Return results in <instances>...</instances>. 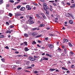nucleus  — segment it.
<instances>
[{"instance_id": "f257e3e1", "label": "nucleus", "mask_w": 75, "mask_h": 75, "mask_svg": "<svg viewBox=\"0 0 75 75\" xmlns=\"http://www.w3.org/2000/svg\"><path fill=\"white\" fill-rule=\"evenodd\" d=\"M29 60H30L31 61H33L35 60V59L31 57H29Z\"/></svg>"}, {"instance_id": "f03ea898", "label": "nucleus", "mask_w": 75, "mask_h": 75, "mask_svg": "<svg viewBox=\"0 0 75 75\" xmlns=\"http://www.w3.org/2000/svg\"><path fill=\"white\" fill-rule=\"evenodd\" d=\"M31 34L33 36V37H34V36H37V35H38L37 33L35 32L32 33Z\"/></svg>"}, {"instance_id": "7ed1b4c3", "label": "nucleus", "mask_w": 75, "mask_h": 75, "mask_svg": "<svg viewBox=\"0 0 75 75\" xmlns=\"http://www.w3.org/2000/svg\"><path fill=\"white\" fill-rule=\"evenodd\" d=\"M21 16V14H20V13H18V12H16V13L15 14V16L16 17H17L18 16Z\"/></svg>"}, {"instance_id": "20e7f679", "label": "nucleus", "mask_w": 75, "mask_h": 75, "mask_svg": "<svg viewBox=\"0 0 75 75\" xmlns=\"http://www.w3.org/2000/svg\"><path fill=\"white\" fill-rule=\"evenodd\" d=\"M29 21L30 22L29 23V24H34V22L32 19H30L29 20Z\"/></svg>"}, {"instance_id": "39448f33", "label": "nucleus", "mask_w": 75, "mask_h": 75, "mask_svg": "<svg viewBox=\"0 0 75 75\" xmlns=\"http://www.w3.org/2000/svg\"><path fill=\"white\" fill-rule=\"evenodd\" d=\"M26 8H28V10H31V8L30 7V6L28 5H27L26 6Z\"/></svg>"}, {"instance_id": "423d86ee", "label": "nucleus", "mask_w": 75, "mask_h": 75, "mask_svg": "<svg viewBox=\"0 0 75 75\" xmlns=\"http://www.w3.org/2000/svg\"><path fill=\"white\" fill-rule=\"evenodd\" d=\"M48 45V47L50 49H52L54 47V46L52 45L51 44H49Z\"/></svg>"}, {"instance_id": "0eeeda50", "label": "nucleus", "mask_w": 75, "mask_h": 75, "mask_svg": "<svg viewBox=\"0 0 75 75\" xmlns=\"http://www.w3.org/2000/svg\"><path fill=\"white\" fill-rule=\"evenodd\" d=\"M68 15H69L68 17H71V16L72 18H74V16H73V15H72V14H70L69 13H68Z\"/></svg>"}, {"instance_id": "6e6552de", "label": "nucleus", "mask_w": 75, "mask_h": 75, "mask_svg": "<svg viewBox=\"0 0 75 75\" xmlns=\"http://www.w3.org/2000/svg\"><path fill=\"white\" fill-rule=\"evenodd\" d=\"M62 5H65V4H66V2H65V1H62Z\"/></svg>"}, {"instance_id": "1a4fd4ad", "label": "nucleus", "mask_w": 75, "mask_h": 75, "mask_svg": "<svg viewBox=\"0 0 75 75\" xmlns=\"http://www.w3.org/2000/svg\"><path fill=\"white\" fill-rule=\"evenodd\" d=\"M24 50H25V51L26 52H27V51H28V50H30V49H28V47H25L24 49Z\"/></svg>"}, {"instance_id": "9d476101", "label": "nucleus", "mask_w": 75, "mask_h": 75, "mask_svg": "<svg viewBox=\"0 0 75 75\" xmlns=\"http://www.w3.org/2000/svg\"><path fill=\"white\" fill-rule=\"evenodd\" d=\"M42 58L43 59V60H45V61H47L48 60V58H46L45 57H42Z\"/></svg>"}, {"instance_id": "9b49d317", "label": "nucleus", "mask_w": 75, "mask_h": 75, "mask_svg": "<svg viewBox=\"0 0 75 75\" xmlns=\"http://www.w3.org/2000/svg\"><path fill=\"white\" fill-rule=\"evenodd\" d=\"M25 9V8L24 7H22L20 8V10L21 11H23V10H24Z\"/></svg>"}, {"instance_id": "f8f14e48", "label": "nucleus", "mask_w": 75, "mask_h": 75, "mask_svg": "<svg viewBox=\"0 0 75 75\" xmlns=\"http://www.w3.org/2000/svg\"><path fill=\"white\" fill-rule=\"evenodd\" d=\"M43 4V7H46L47 6V4L45 3H44Z\"/></svg>"}, {"instance_id": "ddd939ff", "label": "nucleus", "mask_w": 75, "mask_h": 75, "mask_svg": "<svg viewBox=\"0 0 75 75\" xmlns=\"http://www.w3.org/2000/svg\"><path fill=\"white\" fill-rule=\"evenodd\" d=\"M46 56H48V57H50V58H52V56H51V55H50L48 54H46Z\"/></svg>"}, {"instance_id": "4468645a", "label": "nucleus", "mask_w": 75, "mask_h": 75, "mask_svg": "<svg viewBox=\"0 0 75 75\" xmlns=\"http://www.w3.org/2000/svg\"><path fill=\"white\" fill-rule=\"evenodd\" d=\"M24 36L25 37H28V35L27 33H25L24 34Z\"/></svg>"}, {"instance_id": "2eb2a0df", "label": "nucleus", "mask_w": 75, "mask_h": 75, "mask_svg": "<svg viewBox=\"0 0 75 75\" xmlns=\"http://www.w3.org/2000/svg\"><path fill=\"white\" fill-rule=\"evenodd\" d=\"M69 23L71 24H73V21H72L71 20H70L69 21Z\"/></svg>"}, {"instance_id": "dca6fc26", "label": "nucleus", "mask_w": 75, "mask_h": 75, "mask_svg": "<svg viewBox=\"0 0 75 75\" xmlns=\"http://www.w3.org/2000/svg\"><path fill=\"white\" fill-rule=\"evenodd\" d=\"M57 50H59V52H61V49L59 47H58V49Z\"/></svg>"}, {"instance_id": "f3484780", "label": "nucleus", "mask_w": 75, "mask_h": 75, "mask_svg": "<svg viewBox=\"0 0 75 75\" xmlns=\"http://www.w3.org/2000/svg\"><path fill=\"white\" fill-rule=\"evenodd\" d=\"M42 36V35H41L37 36L35 37V38H38L39 37H41Z\"/></svg>"}, {"instance_id": "a211bd4d", "label": "nucleus", "mask_w": 75, "mask_h": 75, "mask_svg": "<svg viewBox=\"0 0 75 75\" xmlns=\"http://www.w3.org/2000/svg\"><path fill=\"white\" fill-rule=\"evenodd\" d=\"M20 7H21V6L20 5H19L17 6L16 8L18 9H20Z\"/></svg>"}, {"instance_id": "6ab92c4d", "label": "nucleus", "mask_w": 75, "mask_h": 75, "mask_svg": "<svg viewBox=\"0 0 75 75\" xmlns=\"http://www.w3.org/2000/svg\"><path fill=\"white\" fill-rule=\"evenodd\" d=\"M64 41L66 42H67L68 41V40L66 39H64Z\"/></svg>"}, {"instance_id": "aec40b11", "label": "nucleus", "mask_w": 75, "mask_h": 75, "mask_svg": "<svg viewBox=\"0 0 75 75\" xmlns=\"http://www.w3.org/2000/svg\"><path fill=\"white\" fill-rule=\"evenodd\" d=\"M45 25L44 24H41L40 25V27H44Z\"/></svg>"}, {"instance_id": "412c9836", "label": "nucleus", "mask_w": 75, "mask_h": 75, "mask_svg": "<svg viewBox=\"0 0 75 75\" xmlns=\"http://www.w3.org/2000/svg\"><path fill=\"white\" fill-rule=\"evenodd\" d=\"M8 16H9L10 17H11L13 16V14L11 13H9Z\"/></svg>"}, {"instance_id": "4be33fe9", "label": "nucleus", "mask_w": 75, "mask_h": 75, "mask_svg": "<svg viewBox=\"0 0 75 75\" xmlns=\"http://www.w3.org/2000/svg\"><path fill=\"white\" fill-rule=\"evenodd\" d=\"M50 71H52H52H55V70H56V69H50Z\"/></svg>"}, {"instance_id": "5701e85b", "label": "nucleus", "mask_w": 75, "mask_h": 75, "mask_svg": "<svg viewBox=\"0 0 75 75\" xmlns=\"http://www.w3.org/2000/svg\"><path fill=\"white\" fill-rule=\"evenodd\" d=\"M37 28H33L32 29V31H35V30H37Z\"/></svg>"}, {"instance_id": "b1692460", "label": "nucleus", "mask_w": 75, "mask_h": 75, "mask_svg": "<svg viewBox=\"0 0 75 75\" xmlns=\"http://www.w3.org/2000/svg\"><path fill=\"white\" fill-rule=\"evenodd\" d=\"M64 52L65 54H67V49H64Z\"/></svg>"}, {"instance_id": "393cba45", "label": "nucleus", "mask_w": 75, "mask_h": 75, "mask_svg": "<svg viewBox=\"0 0 75 75\" xmlns=\"http://www.w3.org/2000/svg\"><path fill=\"white\" fill-rule=\"evenodd\" d=\"M36 16L39 18H40V16H39V15L37 14L36 15Z\"/></svg>"}, {"instance_id": "a878e982", "label": "nucleus", "mask_w": 75, "mask_h": 75, "mask_svg": "<svg viewBox=\"0 0 75 75\" xmlns=\"http://www.w3.org/2000/svg\"><path fill=\"white\" fill-rule=\"evenodd\" d=\"M37 44V43L34 41H33V43H32V44H33V45H35V44Z\"/></svg>"}, {"instance_id": "bb28decb", "label": "nucleus", "mask_w": 75, "mask_h": 75, "mask_svg": "<svg viewBox=\"0 0 75 75\" xmlns=\"http://www.w3.org/2000/svg\"><path fill=\"white\" fill-rule=\"evenodd\" d=\"M22 69V68L21 67H18L17 69L18 71H20V70H21Z\"/></svg>"}, {"instance_id": "cd10ccee", "label": "nucleus", "mask_w": 75, "mask_h": 75, "mask_svg": "<svg viewBox=\"0 0 75 75\" xmlns=\"http://www.w3.org/2000/svg\"><path fill=\"white\" fill-rule=\"evenodd\" d=\"M9 1L10 2V3H13L14 2V1L13 0H10Z\"/></svg>"}, {"instance_id": "c85d7f7f", "label": "nucleus", "mask_w": 75, "mask_h": 75, "mask_svg": "<svg viewBox=\"0 0 75 75\" xmlns=\"http://www.w3.org/2000/svg\"><path fill=\"white\" fill-rule=\"evenodd\" d=\"M4 37V36L3 35H2L0 36V38H3Z\"/></svg>"}, {"instance_id": "c756f323", "label": "nucleus", "mask_w": 75, "mask_h": 75, "mask_svg": "<svg viewBox=\"0 0 75 75\" xmlns=\"http://www.w3.org/2000/svg\"><path fill=\"white\" fill-rule=\"evenodd\" d=\"M5 33H7V34H8V33L10 34V30H7Z\"/></svg>"}, {"instance_id": "7c9ffc66", "label": "nucleus", "mask_w": 75, "mask_h": 75, "mask_svg": "<svg viewBox=\"0 0 75 75\" xmlns=\"http://www.w3.org/2000/svg\"><path fill=\"white\" fill-rule=\"evenodd\" d=\"M49 35L50 36H54V35H53L52 34H49Z\"/></svg>"}, {"instance_id": "2f4dec72", "label": "nucleus", "mask_w": 75, "mask_h": 75, "mask_svg": "<svg viewBox=\"0 0 75 75\" xmlns=\"http://www.w3.org/2000/svg\"><path fill=\"white\" fill-rule=\"evenodd\" d=\"M29 64H30V62H29V61L27 62L26 63V65H29Z\"/></svg>"}, {"instance_id": "473e14b6", "label": "nucleus", "mask_w": 75, "mask_h": 75, "mask_svg": "<svg viewBox=\"0 0 75 75\" xmlns=\"http://www.w3.org/2000/svg\"><path fill=\"white\" fill-rule=\"evenodd\" d=\"M68 44L69 45V46H70V47H72V45L71 44V43L70 42H69L68 43Z\"/></svg>"}, {"instance_id": "72a5a7b5", "label": "nucleus", "mask_w": 75, "mask_h": 75, "mask_svg": "<svg viewBox=\"0 0 75 75\" xmlns=\"http://www.w3.org/2000/svg\"><path fill=\"white\" fill-rule=\"evenodd\" d=\"M2 3H3V0H1L0 1V4H1Z\"/></svg>"}, {"instance_id": "f704fd0d", "label": "nucleus", "mask_w": 75, "mask_h": 75, "mask_svg": "<svg viewBox=\"0 0 75 75\" xmlns=\"http://www.w3.org/2000/svg\"><path fill=\"white\" fill-rule=\"evenodd\" d=\"M24 43L25 44V45H27V42H24Z\"/></svg>"}, {"instance_id": "c9c22d12", "label": "nucleus", "mask_w": 75, "mask_h": 75, "mask_svg": "<svg viewBox=\"0 0 75 75\" xmlns=\"http://www.w3.org/2000/svg\"><path fill=\"white\" fill-rule=\"evenodd\" d=\"M40 14L42 15V17L44 16H45V14H44V13H40Z\"/></svg>"}, {"instance_id": "e433bc0d", "label": "nucleus", "mask_w": 75, "mask_h": 75, "mask_svg": "<svg viewBox=\"0 0 75 75\" xmlns=\"http://www.w3.org/2000/svg\"><path fill=\"white\" fill-rule=\"evenodd\" d=\"M5 48H6V49H7L8 50V49H9L8 47L7 46L5 47Z\"/></svg>"}, {"instance_id": "4c0bfd02", "label": "nucleus", "mask_w": 75, "mask_h": 75, "mask_svg": "<svg viewBox=\"0 0 75 75\" xmlns=\"http://www.w3.org/2000/svg\"><path fill=\"white\" fill-rule=\"evenodd\" d=\"M14 26L13 25H11L10 27V28H14Z\"/></svg>"}, {"instance_id": "58836bf2", "label": "nucleus", "mask_w": 75, "mask_h": 75, "mask_svg": "<svg viewBox=\"0 0 75 75\" xmlns=\"http://www.w3.org/2000/svg\"><path fill=\"white\" fill-rule=\"evenodd\" d=\"M49 2H50V3H54V1H49Z\"/></svg>"}, {"instance_id": "ea45409f", "label": "nucleus", "mask_w": 75, "mask_h": 75, "mask_svg": "<svg viewBox=\"0 0 75 75\" xmlns=\"http://www.w3.org/2000/svg\"><path fill=\"white\" fill-rule=\"evenodd\" d=\"M34 73H35V74H37L38 73V71H34Z\"/></svg>"}, {"instance_id": "a19ab883", "label": "nucleus", "mask_w": 75, "mask_h": 75, "mask_svg": "<svg viewBox=\"0 0 75 75\" xmlns=\"http://www.w3.org/2000/svg\"><path fill=\"white\" fill-rule=\"evenodd\" d=\"M48 37L46 38H45V40H46V41H47L48 40Z\"/></svg>"}, {"instance_id": "79ce46f5", "label": "nucleus", "mask_w": 75, "mask_h": 75, "mask_svg": "<svg viewBox=\"0 0 75 75\" xmlns=\"http://www.w3.org/2000/svg\"><path fill=\"white\" fill-rule=\"evenodd\" d=\"M66 4H67V5H68L69 6H70L71 5V4L69 3H68Z\"/></svg>"}, {"instance_id": "37998d69", "label": "nucleus", "mask_w": 75, "mask_h": 75, "mask_svg": "<svg viewBox=\"0 0 75 75\" xmlns=\"http://www.w3.org/2000/svg\"><path fill=\"white\" fill-rule=\"evenodd\" d=\"M71 68H74V65H72L71 66Z\"/></svg>"}, {"instance_id": "c03bdc74", "label": "nucleus", "mask_w": 75, "mask_h": 75, "mask_svg": "<svg viewBox=\"0 0 75 75\" xmlns=\"http://www.w3.org/2000/svg\"><path fill=\"white\" fill-rule=\"evenodd\" d=\"M42 60H43V59H42V58H41V60L40 61V62H42Z\"/></svg>"}, {"instance_id": "a18cd8bd", "label": "nucleus", "mask_w": 75, "mask_h": 75, "mask_svg": "<svg viewBox=\"0 0 75 75\" xmlns=\"http://www.w3.org/2000/svg\"><path fill=\"white\" fill-rule=\"evenodd\" d=\"M30 18H29V20H30H30H31V19L32 20L33 19V18L32 17H31V16H30V17H29Z\"/></svg>"}, {"instance_id": "49530a36", "label": "nucleus", "mask_w": 75, "mask_h": 75, "mask_svg": "<svg viewBox=\"0 0 75 75\" xmlns=\"http://www.w3.org/2000/svg\"><path fill=\"white\" fill-rule=\"evenodd\" d=\"M53 4L54 6H57V4H56L55 3H53Z\"/></svg>"}, {"instance_id": "de8ad7c7", "label": "nucleus", "mask_w": 75, "mask_h": 75, "mask_svg": "<svg viewBox=\"0 0 75 75\" xmlns=\"http://www.w3.org/2000/svg\"><path fill=\"white\" fill-rule=\"evenodd\" d=\"M18 3H19V2H16L15 3V5H16V4H18Z\"/></svg>"}, {"instance_id": "09e8293b", "label": "nucleus", "mask_w": 75, "mask_h": 75, "mask_svg": "<svg viewBox=\"0 0 75 75\" xmlns=\"http://www.w3.org/2000/svg\"><path fill=\"white\" fill-rule=\"evenodd\" d=\"M6 24H7V25H9V23H8V22H6Z\"/></svg>"}, {"instance_id": "8fccbe9b", "label": "nucleus", "mask_w": 75, "mask_h": 75, "mask_svg": "<svg viewBox=\"0 0 75 75\" xmlns=\"http://www.w3.org/2000/svg\"><path fill=\"white\" fill-rule=\"evenodd\" d=\"M15 54H19V52L18 51H16L15 52Z\"/></svg>"}, {"instance_id": "3c124183", "label": "nucleus", "mask_w": 75, "mask_h": 75, "mask_svg": "<svg viewBox=\"0 0 75 75\" xmlns=\"http://www.w3.org/2000/svg\"><path fill=\"white\" fill-rule=\"evenodd\" d=\"M43 17L45 19H46V18H47V17H46V16H43Z\"/></svg>"}, {"instance_id": "603ef678", "label": "nucleus", "mask_w": 75, "mask_h": 75, "mask_svg": "<svg viewBox=\"0 0 75 75\" xmlns=\"http://www.w3.org/2000/svg\"><path fill=\"white\" fill-rule=\"evenodd\" d=\"M1 60L2 62H4V59H1Z\"/></svg>"}, {"instance_id": "864d4df0", "label": "nucleus", "mask_w": 75, "mask_h": 75, "mask_svg": "<svg viewBox=\"0 0 75 75\" xmlns=\"http://www.w3.org/2000/svg\"><path fill=\"white\" fill-rule=\"evenodd\" d=\"M41 1H42V2H45V0H40Z\"/></svg>"}, {"instance_id": "5fc2aeb1", "label": "nucleus", "mask_w": 75, "mask_h": 75, "mask_svg": "<svg viewBox=\"0 0 75 75\" xmlns=\"http://www.w3.org/2000/svg\"><path fill=\"white\" fill-rule=\"evenodd\" d=\"M43 8L44 10H45V11H47V10L46 9V8H45V7H43Z\"/></svg>"}, {"instance_id": "6e6d98bb", "label": "nucleus", "mask_w": 75, "mask_h": 75, "mask_svg": "<svg viewBox=\"0 0 75 75\" xmlns=\"http://www.w3.org/2000/svg\"><path fill=\"white\" fill-rule=\"evenodd\" d=\"M46 13L47 14H49V12L47 11H46Z\"/></svg>"}, {"instance_id": "4d7b16f0", "label": "nucleus", "mask_w": 75, "mask_h": 75, "mask_svg": "<svg viewBox=\"0 0 75 75\" xmlns=\"http://www.w3.org/2000/svg\"><path fill=\"white\" fill-rule=\"evenodd\" d=\"M29 68H32V67H28L27 68H26V69H28Z\"/></svg>"}, {"instance_id": "13d9d810", "label": "nucleus", "mask_w": 75, "mask_h": 75, "mask_svg": "<svg viewBox=\"0 0 75 75\" xmlns=\"http://www.w3.org/2000/svg\"><path fill=\"white\" fill-rule=\"evenodd\" d=\"M38 42L39 43H41V42H42V41L38 40Z\"/></svg>"}, {"instance_id": "bf43d9fd", "label": "nucleus", "mask_w": 75, "mask_h": 75, "mask_svg": "<svg viewBox=\"0 0 75 75\" xmlns=\"http://www.w3.org/2000/svg\"><path fill=\"white\" fill-rule=\"evenodd\" d=\"M62 69H63V70H65V68L64 67H62Z\"/></svg>"}, {"instance_id": "052dcab7", "label": "nucleus", "mask_w": 75, "mask_h": 75, "mask_svg": "<svg viewBox=\"0 0 75 75\" xmlns=\"http://www.w3.org/2000/svg\"><path fill=\"white\" fill-rule=\"evenodd\" d=\"M33 4H34V5H35V6H37V3H33Z\"/></svg>"}, {"instance_id": "680f3d73", "label": "nucleus", "mask_w": 75, "mask_h": 75, "mask_svg": "<svg viewBox=\"0 0 75 75\" xmlns=\"http://www.w3.org/2000/svg\"><path fill=\"white\" fill-rule=\"evenodd\" d=\"M70 53L71 54H72V55H73V54H74V52H70Z\"/></svg>"}, {"instance_id": "e2e57ef3", "label": "nucleus", "mask_w": 75, "mask_h": 75, "mask_svg": "<svg viewBox=\"0 0 75 75\" xmlns=\"http://www.w3.org/2000/svg\"><path fill=\"white\" fill-rule=\"evenodd\" d=\"M62 55H63V56H65V54H64V53H62L61 54Z\"/></svg>"}, {"instance_id": "0e129e2a", "label": "nucleus", "mask_w": 75, "mask_h": 75, "mask_svg": "<svg viewBox=\"0 0 75 75\" xmlns=\"http://www.w3.org/2000/svg\"><path fill=\"white\" fill-rule=\"evenodd\" d=\"M70 73V72H69V71H67V74H68V73Z\"/></svg>"}, {"instance_id": "69168bd1", "label": "nucleus", "mask_w": 75, "mask_h": 75, "mask_svg": "<svg viewBox=\"0 0 75 75\" xmlns=\"http://www.w3.org/2000/svg\"><path fill=\"white\" fill-rule=\"evenodd\" d=\"M23 57H27V55H23Z\"/></svg>"}, {"instance_id": "338daca9", "label": "nucleus", "mask_w": 75, "mask_h": 75, "mask_svg": "<svg viewBox=\"0 0 75 75\" xmlns=\"http://www.w3.org/2000/svg\"><path fill=\"white\" fill-rule=\"evenodd\" d=\"M13 30H10V33L11 34V32H13Z\"/></svg>"}, {"instance_id": "774afa93", "label": "nucleus", "mask_w": 75, "mask_h": 75, "mask_svg": "<svg viewBox=\"0 0 75 75\" xmlns=\"http://www.w3.org/2000/svg\"><path fill=\"white\" fill-rule=\"evenodd\" d=\"M9 6H10V5H9V4H7V6H6V7H9Z\"/></svg>"}]
</instances>
